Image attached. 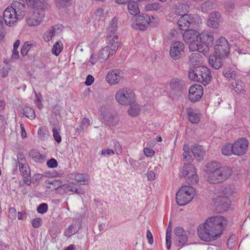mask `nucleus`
I'll use <instances>...</instances> for the list:
<instances>
[{
	"instance_id": "11",
	"label": "nucleus",
	"mask_w": 250,
	"mask_h": 250,
	"mask_svg": "<svg viewBox=\"0 0 250 250\" xmlns=\"http://www.w3.org/2000/svg\"><path fill=\"white\" fill-rule=\"evenodd\" d=\"M3 17L5 23L9 26H14L18 21L22 19L17 15L15 11L10 6H8L3 12Z\"/></svg>"
},
{
	"instance_id": "3",
	"label": "nucleus",
	"mask_w": 250,
	"mask_h": 250,
	"mask_svg": "<svg viewBox=\"0 0 250 250\" xmlns=\"http://www.w3.org/2000/svg\"><path fill=\"white\" fill-rule=\"evenodd\" d=\"M189 78L206 85L211 80L212 76L210 70L204 66H199L190 71L188 73Z\"/></svg>"
},
{
	"instance_id": "49",
	"label": "nucleus",
	"mask_w": 250,
	"mask_h": 250,
	"mask_svg": "<svg viewBox=\"0 0 250 250\" xmlns=\"http://www.w3.org/2000/svg\"><path fill=\"white\" fill-rule=\"evenodd\" d=\"M236 239V237L235 234H232L229 237L227 242V246L229 249H230L234 247Z\"/></svg>"
},
{
	"instance_id": "29",
	"label": "nucleus",
	"mask_w": 250,
	"mask_h": 250,
	"mask_svg": "<svg viewBox=\"0 0 250 250\" xmlns=\"http://www.w3.org/2000/svg\"><path fill=\"white\" fill-rule=\"evenodd\" d=\"M188 238L187 233L183 234L179 236L174 237V243L178 247H183L187 242Z\"/></svg>"
},
{
	"instance_id": "24",
	"label": "nucleus",
	"mask_w": 250,
	"mask_h": 250,
	"mask_svg": "<svg viewBox=\"0 0 250 250\" xmlns=\"http://www.w3.org/2000/svg\"><path fill=\"white\" fill-rule=\"evenodd\" d=\"M213 39L212 33L208 31H204L199 35V41L201 42L212 45Z\"/></svg>"
},
{
	"instance_id": "20",
	"label": "nucleus",
	"mask_w": 250,
	"mask_h": 250,
	"mask_svg": "<svg viewBox=\"0 0 250 250\" xmlns=\"http://www.w3.org/2000/svg\"><path fill=\"white\" fill-rule=\"evenodd\" d=\"M183 34V38L185 42L188 43L191 41L199 39V34L195 30L189 29L185 30Z\"/></svg>"
},
{
	"instance_id": "59",
	"label": "nucleus",
	"mask_w": 250,
	"mask_h": 250,
	"mask_svg": "<svg viewBox=\"0 0 250 250\" xmlns=\"http://www.w3.org/2000/svg\"><path fill=\"white\" fill-rule=\"evenodd\" d=\"M47 165L50 168H54L57 167L58 162L56 159L52 158L47 162Z\"/></svg>"
},
{
	"instance_id": "5",
	"label": "nucleus",
	"mask_w": 250,
	"mask_h": 250,
	"mask_svg": "<svg viewBox=\"0 0 250 250\" xmlns=\"http://www.w3.org/2000/svg\"><path fill=\"white\" fill-rule=\"evenodd\" d=\"M116 101L121 104L127 105L133 104L135 101L133 91L127 88L118 90L115 95Z\"/></svg>"
},
{
	"instance_id": "21",
	"label": "nucleus",
	"mask_w": 250,
	"mask_h": 250,
	"mask_svg": "<svg viewBox=\"0 0 250 250\" xmlns=\"http://www.w3.org/2000/svg\"><path fill=\"white\" fill-rule=\"evenodd\" d=\"M191 151L195 159L199 161L203 159L205 154V152L203 147L199 145L192 146Z\"/></svg>"
},
{
	"instance_id": "16",
	"label": "nucleus",
	"mask_w": 250,
	"mask_h": 250,
	"mask_svg": "<svg viewBox=\"0 0 250 250\" xmlns=\"http://www.w3.org/2000/svg\"><path fill=\"white\" fill-rule=\"evenodd\" d=\"M20 18H23L26 14V6L23 0H14L10 6Z\"/></svg>"
},
{
	"instance_id": "1",
	"label": "nucleus",
	"mask_w": 250,
	"mask_h": 250,
	"mask_svg": "<svg viewBox=\"0 0 250 250\" xmlns=\"http://www.w3.org/2000/svg\"><path fill=\"white\" fill-rule=\"evenodd\" d=\"M227 219L220 215L208 218L205 223L199 226L197 233L199 237L206 242H210L219 238L227 224Z\"/></svg>"
},
{
	"instance_id": "51",
	"label": "nucleus",
	"mask_w": 250,
	"mask_h": 250,
	"mask_svg": "<svg viewBox=\"0 0 250 250\" xmlns=\"http://www.w3.org/2000/svg\"><path fill=\"white\" fill-rule=\"evenodd\" d=\"M100 154L105 157H108L115 154L114 150L111 149H103L100 151Z\"/></svg>"
},
{
	"instance_id": "56",
	"label": "nucleus",
	"mask_w": 250,
	"mask_h": 250,
	"mask_svg": "<svg viewBox=\"0 0 250 250\" xmlns=\"http://www.w3.org/2000/svg\"><path fill=\"white\" fill-rule=\"evenodd\" d=\"M174 236H179V235L187 233L183 228L178 227L174 229Z\"/></svg>"
},
{
	"instance_id": "31",
	"label": "nucleus",
	"mask_w": 250,
	"mask_h": 250,
	"mask_svg": "<svg viewBox=\"0 0 250 250\" xmlns=\"http://www.w3.org/2000/svg\"><path fill=\"white\" fill-rule=\"evenodd\" d=\"M72 177L75 180V181L73 182V183L75 184L80 182L81 185H84L87 181L86 176L84 174L75 173L72 175Z\"/></svg>"
},
{
	"instance_id": "35",
	"label": "nucleus",
	"mask_w": 250,
	"mask_h": 250,
	"mask_svg": "<svg viewBox=\"0 0 250 250\" xmlns=\"http://www.w3.org/2000/svg\"><path fill=\"white\" fill-rule=\"evenodd\" d=\"M118 24V19L116 17H114L109 23L108 27V31L110 34H108L107 37H111V33L114 34L117 30Z\"/></svg>"
},
{
	"instance_id": "30",
	"label": "nucleus",
	"mask_w": 250,
	"mask_h": 250,
	"mask_svg": "<svg viewBox=\"0 0 250 250\" xmlns=\"http://www.w3.org/2000/svg\"><path fill=\"white\" fill-rule=\"evenodd\" d=\"M57 190V193L62 194L63 192L67 193L70 191H73L74 188L70 185L64 184L60 185L58 184L57 188H55Z\"/></svg>"
},
{
	"instance_id": "57",
	"label": "nucleus",
	"mask_w": 250,
	"mask_h": 250,
	"mask_svg": "<svg viewBox=\"0 0 250 250\" xmlns=\"http://www.w3.org/2000/svg\"><path fill=\"white\" fill-rule=\"evenodd\" d=\"M38 134L40 138H44L46 136L45 127L44 126L40 127L38 129Z\"/></svg>"
},
{
	"instance_id": "8",
	"label": "nucleus",
	"mask_w": 250,
	"mask_h": 250,
	"mask_svg": "<svg viewBox=\"0 0 250 250\" xmlns=\"http://www.w3.org/2000/svg\"><path fill=\"white\" fill-rule=\"evenodd\" d=\"M181 177H188L191 183H196L198 178L195 167L190 163H185L182 169Z\"/></svg>"
},
{
	"instance_id": "38",
	"label": "nucleus",
	"mask_w": 250,
	"mask_h": 250,
	"mask_svg": "<svg viewBox=\"0 0 250 250\" xmlns=\"http://www.w3.org/2000/svg\"><path fill=\"white\" fill-rule=\"evenodd\" d=\"M140 111V106L138 104H134L130 107L127 112L130 116L136 117L139 114Z\"/></svg>"
},
{
	"instance_id": "36",
	"label": "nucleus",
	"mask_w": 250,
	"mask_h": 250,
	"mask_svg": "<svg viewBox=\"0 0 250 250\" xmlns=\"http://www.w3.org/2000/svg\"><path fill=\"white\" fill-rule=\"evenodd\" d=\"M119 46L120 42L118 36L117 35H115L113 38L110 41L109 46L108 47L111 51L115 52L118 49Z\"/></svg>"
},
{
	"instance_id": "33",
	"label": "nucleus",
	"mask_w": 250,
	"mask_h": 250,
	"mask_svg": "<svg viewBox=\"0 0 250 250\" xmlns=\"http://www.w3.org/2000/svg\"><path fill=\"white\" fill-rule=\"evenodd\" d=\"M201 61V56L198 53H193L188 56V61L192 65L198 64Z\"/></svg>"
},
{
	"instance_id": "43",
	"label": "nucleus",
	"mask_w": 250,
	"mask_h": 250,
	"mask_svg": "<svg viewBox=\"0 0 250 250\" xmlns=\"http://www.w3.org/2000/svg\"><path fill=\"white\" fill-rule=\"evenodd\" d=\"M71 1V0H55V2L59 9H62L69 6Z\"/></svg>"
},
{
	"instance_id": "14",
	"label": "nucleus",
	"mask_w": 250,
	"mask_h": 250,
	"mask_svg": "<svg viewBox=\"0 0 250 250\" xmlns=\"http://www.w3.org/2000/svg\"><path fill=\"white\" fill-rule=\"evenodd\" d=\"M123 77L122 71L119 69H114L110 70L106 76V81L111 84H117Z\"/></svg>"
},
{
	"instance_id": "40",
	"label": "nucleus",
	"mask_w": 250,
	"mask_h": 250,
	"mask_svg": "<svg viewBox=\"0 0 250 250\" xmlns=\"http://www.w3.org/2000/svg\"><path fill=\"white\" fill-rule=\"evenodd\" d=\"M104 121L107 122V124L110 126H114L116 125L119 122V119L117 117L108 116L104 117Z\"/></svg>"
},
{
	"instance_id": "15",
	"label": "nucleus",
	"mask_w": 250,
	"mask_h": 250,
	"mask_svg": "<svg viewBox=\"0 0 250 250\" xmlns=\"http://www.w3.org/2000/svg\"><path fill=\"white\" fill-rule=\"evenodd\" d=\"M150 21V17L147 14L139 15L136 17L133 27L137 29L145 30L149 25Z\"/></svg>"
},
{
	"instance_id": "13",
	"label": "nucleus",
	"mask_w": 250,
	"mask_h": 250,
	"mask_svg": "<svg viewBox=\"0 0 250 250\" xmlns=\"http://www.w3.org/2000/svg\"><path fill=\"white\" fill-rule=\"evenodd\" d=\"M203 93V88L200 84H193L188 90V97L192 102H195L201 98Z\"/></svg>"
},
{
	"instance_id": "10",
	"label": "nucleus",
	"mask_w": 250,
	"mask_h": 250,
	"mask_svg": "<svg viewBox=\"0 0 250 250\" xmlns=\"http://www.w3.org/2000/svg\"><path fill=\"white\" fill-rule=\"evenodd\" d=\"M184 44L180 41L173 42L170 46L169 54L174 60H179L184 53Z\"/></svg>"
},
{
	"instance_id": "53",
	"label": "nucleus",
	"mask_w": 250,
	"mask_h": 250,
	"mask_svg": "<svg viewBox=\"0 0 250 250\" xmlns=\"http://www.w3.org/2000/svg\"><path fill=\"white\" fill-rule=\"evenodd\" d=\"M48 209V206L46 203L40 204L37 208V211L39 213L43 214L45 213Z\"/></svg>"
},
{
	"instance_id": "63",
	"label": "nucleus",
	"mask_w": 250,
	"mask_h": 250,
	"mask_svg": "<svg viewBox=\"0 0 250 250\" xmlns=\"http://www.w3.org/2000/svg\"><path fill=\"white\" fill-rule=\"evenodd\" d=\"M16 209L14 208H10L9 209V217L12 219H15L16 218Z\"/></svg>"
},
{
	"instance_id": "45",
	"label": "nucleus",
	"mask_w": 250,
	"mask_h": 250,
	"mask_svg": "<svg viewBox=\"0 0 250 250\" xmlns=\"http://www.w3.org/2000/svg\"><path fill=\"white\" fill-rule=\"evenodd\" d=\"M23 114L30 120L35 118V112L33 109L30 107H26L23 110Z\"/></svg>"
},
{
	"instance_id": "54",
	"label": "nucleus",
	"mask_w": 250,
	"mask_h": 250,
	"mask_svg": "<svg viewBox=\"0 0 250 250\" xmlns=\"http://www.w3.org/2000/svg\"><path fill=\"white\" fill-rule=\"evenodd\" d=\"M31 224L33 228H38L42 225V220L40 218H36L32 221Z\"/></svg>"
},
{
	"instance_id": "48",
	"label": "nucleus",
	"mask_w": 250,
	"mask_h": 250,
	"mask_svg": "<svg viewBox=\"0 0 250 250\" xmlns=\"http://www.w3.org/2000/svg\"><path fill=\"white\" fill-rule=\"evenodd\" d=\"M54 28L53 27H51L48 31L45 33L43 36V39L44 40L45 42H49L50 41L53 36H54Z\"/></svg>"
},
{
	"instance_id": "23",
	"label": "nucleus",
	"mask_w": 250,
	"mask_h": 250,
	"mask_svg": "<svg viewBox=\"0 0 250 250\" xmlns=\"http://www.w3.org/2000/svg\"><path fill=\"white\" fill-rule=\"evenodd\" d=\"M19 166L20 171L24 178V180L27 185H29L30 184L31 176L29 167H27L25 164L21 166L19 165Z\"/></svg>"
},
{
	"instance_id": "47",
	"label": "nucleus",
	"mask_w": 250,
	"mask_h": 250,
	"mask_svg": "<svg viewBox=\"0 0 250 250\" xmlns=\"http://www.w3.org/2000/svg\"><path fill=\"white\" fill-rule=\"evenodd\" d=\"M53 136L55 140L58 143H60L62 141V138L60 134V128L57 126H55L53 128Z\"/></svg>"
},
{
	"instance_id": "46",
	"label": "nucleus",
	"mask_w": 250,
	"mask_h": 250,
	"mask_svg": "<svg viewBox=\"0 0 250 250\" xmlns=\"http://www.w3.org/2000/svg\"><path fill=\"white\" fill-rule=\"evenodd\" d=\"M90 125V121L89 119L87 118H83L81 123L80 127L77 128V130L79 132H81L84 131L85 128H86L87 126Z\"/></svg>"
},
{
	"instance_id": "52",
	"label": "nucleus",
	"mask_w": 250,
	"mask_h": 250,
	"mask_svg": "<svg viewBox=\"0 0 250 250\" xmlns=\"http://www.w3.org/2000/svg\"><path fill=\"white\" fill-rule=\"evenodd\" d=\"M199 43H201V45L199 47V52H203L204 53L208 52L209 49V46L211 44H209L204 42H201L199 41Z\"/></svg>"
},
{
	"instance_id": "62",
	"label": "nucleus",
	"mask_w": 250,
	"mask_h": 250,
	"mask_svg": "<svg viewBox=\"0 0 250 250\" xmlns=\"http://www.w3.org/2000/svg\"><path fill=\"white\" fill-rule=\"evenodd\" d=\"M94 78L91 75H88L86 77L84 83L87 86H89L94 82Z\"/></svg>"
},
{
	"instance_id": "26",
	"label": "nucleus",
	"mask_w": 250,
	"mask_h": 250,
	"mask_svg": "<svg viewBox=\"0 0 250 250\" xmlns=\"http://www.w3.org/2000/svg\"><path fill=\"white\" fill-rule=\"evenodd\" d=\"M80 228L78 224L76 223L71 224L68 228H67L64 231V235L68 237H70L72 235L78 232Z\"/></svg>"
},
{
	"instance_id": "2",
	"label": "nucleus",
	"mask_w": 250,
	"mask_h": 250,
	"mask_svg": "<svg viewBox=\"0 0 250 250\" xmlns=\"http://www.w3.org/2000/svg\"><path fill=\"white\" fill-rule=\"evenodd\" d=\"M205 167L207 181L212 184H218L226 181L232 173L230 167L223 166L217 161L209 162Z\"/></svg>"
},
{
	"instance_id": "61",
	"label": "nucleus",
	"mask_w": 250,
	"mask_h": 250,
	"mask_svg": "<svg viewBox=\"0 0 250 250\" xmlns=\"http://www.w3.org/2000/svg\"><path fill=\"white\" fill-rule=\"evenodd\" d=\"M144 152L146 157H152L155 153L154 151L152 149L147 147H145L144 149Z\"/></svg>"
},
{
	"instance_id": "27",
	"label": "nucleus",
	"mask_w": 250,
	"mask_h": 250,
	"mask_svg": "<svg viewBox=\"0 0 250 250\" xmlns=\"http://www.w3.org/2000/svg\"><path fill=\"white\" fill-rule=\"evenodd\" d=\"M128 13L132 15H137L140 13V9L137 2L135 0L130 1L127 4Z\"/></svg>"
},
{
	"instance_id": "18",
	"label": "nucleus",
	"mask_w": 250,
	"mask_h": 250,
	"mask_svg": "<svg viewBox=\"0 0 250 250\" xmlns=\"http://www.w3.org/2000/svg\"><path fill=\"white\" fill-rule=\"evenodd\" d=\"M220 14L219 13L213 11L209 16V19L207 22L208 26L212 28H216L220 21Z\"/></svg>"
},
{
	"instance_id": "55",
	"label": "nucleus",
	"mask_w": 250,
	"mask_h": 250,
	"mask_svg": "<svg viewBox=\"0 0 250 250\" xmlns=\"http://www.w3.org/2000/svg\"><path fill=\"white\" fill-rule=\"evenodd\" d=\"M183 161L184 163H190L192 161V158L190 155H189V151H184L183 153Z\"/></svg>"
},
{
	"instance_id": "7",
	"label": "nucleus",
	"mask_w": 250,
	"mask_h": 250,
	"mask_svg": "<svg viewBox=\"0 0 250 250\" xmlns=\"http://www.w3.org/2000/svg\"><path fill=\"white\" fill-rule=\"evenodd\" d=\"M229 45L228 41L223 37L216 42L214 46L215 53L219 57H227L229 53Z\"/></svg>"
},
{
	"instance_id": "60",
	"label": "nucleus",
	"mask_w": 250,
	"mask_h": 250,
	"mask_svg": "<svg viewBox=\"0 0 250 250\" xmlns=\"http://www.w3.org/2000/svg\"><path fill=\"white\" fill-rule=\"evenodd\" d=\"M166 245L167 249L169 250L171 248V234L170 232H166Z\"/></svg>"
},
{
	"instance_id": "32",
	"label": "nucleus",
	"mask_w": 250,
	"mask_h": 250,
	"mask_svg": "<svg viewBox=\"0 0 250 250\" xmlns=\"http://www.w3.org/2000/svg\"><path fill=\"white\" fill-rule=\"evenodd\" d=\"M109 50V49L108 46H106L100 50L98 56V59L100 62H104L108 59L110 54Z\"/></svg>"
},
{
	"instance_id": "9",
	"label": "nucleus",
	"mask_w": 250,
	"mask_h": 250,
	"mask_svg": "<svg viewBox=\"0 0 250 250\" xmlns=\"http://www.w3.org/2000/svg\"><path fill=\"white\" fill-rule=\"evenodd\" d=\"M47 1L48 0H26L27 4L32 6L34 13L44 16Z\"/></svg>"
},
{
	"instance_id": "39",
	"label": "nucleus",
	"mask_w": 250,
	"mask_h": 250,
	"mask_svg": "<svg viewBox=\"0 0 250 250\" xmlns=\"http://www.w3.org/2000/svg\"><path fill=\"white\" fill-rule=\"evenodd\" d=\"M223 73L224 76L229 80H234L235 81L238 79L235 72L231 69H226L223 70Z\"/></svg>"
},
{
	"instance_id": "58",
	"label": "nucleus",
	"mask_w": 250,
	"mask_h": 250,
	"mask_svg": "<svg viewBox=\"0 0 250 250\" xmlns=\"http://www.w3.org/2000/svg\"><path fill=\"white\" fill-rule=\"evenodd\" d=\"M19 165L26 164V160L23 154L21 153H18L17 154Z\"/></svg>"
},
{
	"instance_id": "4",
	"label": "nucleus",
	"mask_w": 250,
	"mask_h": 250,
	"mask_svg": "<svg viewBox=\"0 0 250 250\" xmlns=\"http://www.w3.org/2000/svg\"><path fill=\"white\" fill-rule=\"evenodd\" d=\"M194 195L195 190L191 186H183L176 193V202L179 206H185L191 201Z\"/></svg>"
},
{
	"instance_id": "12",
	"label": "nucleus",
	"mask_w": 250,
	"mask_h": 250,
	"mask_svg": "<svg viewBox=\"0 0 250 250\" xmlns=\"http://www.w3.org/2000/svg\"><path fill=\"white\" fill-rule=\"evenodd\" d=\"M248 146V141L244 138L240 139L232 145V154L242 155L246 153Z\"/></svg>"
},
{
	"instance_id": "44",
	"label": "nucleus",
	"mask_w": 250,
	"mask_h": 250,
	"mask_svg": "<svg viewBox=\"0 0 250 250\" xmlns=\"http://www.w3.org/2000/svg\"><path fill=\"white\" fill-rule=\"evenodd\" d=\"M199 39L195 40L194 41H191L188 43L189 44V50L191 51H197L199 52V47L201 45V43H199Z\"/></svg>"
},
{
	"instance_id": "41",
	"label": "nucleus",
	"mask_w": 250,
	"mask_h": 250,
	"mask_svg": "<svg viewBox=\"0 0 250 250\" xmlns=\"http://www.w3.org/2000/svg\"><path fill=\"white\" fill-rule=\"evenodd\" d=\"M62 48L63 46L61 42H57L53 45L52 48V53L58 56L62 50Z\"/></svg>"
},
{
	"instance_id": "34",
	"label": "nucleus",
	"mask_w": 250,
	"mask_h": 250,
	"mask_svg": "<svg viewBox=\"0 0 250 250\" xmlns=\"http://www.w3.org/2000/svg\"><path fill=\"white\" fill-rule=\"evenodd\" d=\"M242 84L241 81L237 79L234 83L232 82L231 83V86L237 93H243L244 91V86Z\"/></svg>"
},
{
	"instance_id": "37",
	"label": "nucleus",
	"mask_w": 250,
	"mask_h": 250,
	"mask_svg": "<svg viewBox=\"0 0 250 250\" xmlns=\"http://www.w3.org/2000/svg\"><path fill=\"white\" fill-rule=\"evenodd\" d=\"M29 155L32 159L37 163H42L44 161L43 156L38 151H31Z\"/></svg>"
},
{
	"instance_id": "6",
	"label": "nucleus",
	"mask_w": 250,
	"mask_h": 250,
	"mask_svg": "<svg viewBox=\"0 0 250 250\" xmlns=\"http://www.w3.org/2000/svg\"><path fill=\"white\" fill-rule=\"evenodd\" d=\"M200 22V18L197 15L184 14L179 19L177 24L181 30H187L190 25H197Z\"/></svg>"
},
{
	"instance_id": "19",
	"label": "nucleus",
	"mask_w": 250,
	"mask_h": 250,
	"mask_svg": "<svg viewBox=\"0 0 250 250\" xmlns=\"http://www.w3.org/2000/svg\"><path fill=\"white\" fill-rule=\"evenodd\" d=\"M44 16L39 15L38 14H35L33 12L31 17L26 18V23L29 26H37L42 21Z\"/></svg>"
},
{
	"instance_id": "22",
	"label": "nucleus",
	"mask_w": 250,
	"mask_h": 250,
	"mask_svg": "<svg viewBox=\"0 0 250 250\" xmlns=\"http://www.w3.org/2000/svg\"><path fill=\"white\" fill-rule=\"evenodd\" d=\"M187 115L188 116V120L192 124H197L200 121V115L192 108H187Z\"/></svg>"
},
{
	"instance_id": "25",
	"label": "nucleus",
	"mask_w": 250,
	"mask_h": 250,
	"mask_svg": "<svg viewBox=\"0 0 250 250\" xmlns=\"http://www.w3.org/2000/svg\"><path fill=\"white\" fill-rule=\"evenodd\" d=\"M223 58L217 56L216 54L215 56H210L208 60L209 65L215 69H219L223 65L222 61Z\"/></svg>"
},
{
	"instance_id": "50",
	"label": "nucleus",
	"mask_w": 250,
	"mask_h": 250,
	"mask_svg": "<svg viewBox=\"0 0 250 250\" xmlns=\"http://www.w3.org/2000/svg\"><path fill=\"white\" fill-rule=\"evenodd\" d=\"M104 16V10L102 8L98 9L94 13L93 18L96 21L101 20Z\"/></svg>"
},
{
	"instance_id": "42",
	"label": "nucleus",
	"mask_w": 250,
	"mask_h": 250,
	"mask_svg": "<svg viewBox=\"0 0 250 250\" xmlns=\"http://www.w3.org/2000/svg\"><path fill=\"white\" fill-rule=\"evenodd\" d=\"M221 152L223 155L229 156L232 154V145L227 144L223 146L221 148Z\"/></svg>"
},
{
	"instance_id": "64",
	"label": "nucleus",
	"mask_w": 250,
	"mask_h": 250,
	"mask_svg": "<svg viewBox=\"0 0 250 250\" xmlns=\"http://www.w3.org/2000/svg\"><path fill=\"white\" fill-rule=\"evenodd\" d=\"M146 235L148 240V243L150 245H152L153 243V235L149 229L147 230Z\"/></svg>"
},
{
	"instance_id": "17",
	"label": "nucleus",
	"mask_w": 250,
	"mask_h": 250,
	"mask_svg": "<svg viewBox=\"0 0 250 250\" xmlns=\"http://www.w3.org/2000/svg\"><path fill=\"white\" fill-rule=\"evenodd\" d=\"M169 86L173 93L180 95L185 89V83L179 79L174 78L171 80Z\"/></svg>"
},
{
	"instance_id": "28",
	"label": "nucleus",
	"mask_w": 250,
	"mask_h": 250,
	"mask_svg": "<svg viewBox=\"0 0 250 250\" xmlns=\"http://www.w3.org/2000/svg\"><path fill=\"white\" fill-rule=\"evenodd\" d=\"M216 205L217 207H220L223 210H226L229 208L230 205V201L227 199L226 197H219L216 199Z\"/></svg>"
}]
</instances>
